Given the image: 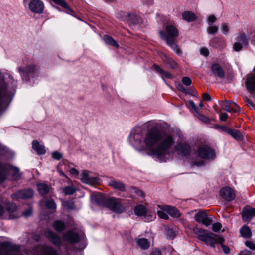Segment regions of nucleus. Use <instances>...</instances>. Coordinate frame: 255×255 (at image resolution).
<instances>
[{
  "label": "nucleus",
  "instance_id": "nucleus-1",
  "mask_svg": "<svg viewBox=\"0 0 255 255\" xmlns=\"http://www.w3.org/2000/svg\"><path fill=\"white\" fill-rule=\"evenodd\" d=\"M130 144L136 150H145L149 148L148 154L161 161H165L170 156V149L174 140L171 133H162L157 128H152L144 135L140 127H136L128 137Z\"/></svg>",
  "mask_w": 255,
  "mask_h": 255
},
{
  "label": "nucleus",
  "instance_id": "nucleus-2",
  "mask_svg": "<svg viewBox=\"0 0 255 255\" xmlns=\"http://www.w3.org/2000/svg\"><path fill=\"white\" fill-rule=\"evenodd\" d=\"M160 37L164 39L167 44L178 55L182 54V51L175 43V39L178 35V31L175 27L168 25L166 27V32L161 31L159 32Z\"/></svg>",
  "mask_w": 255,
  "mask_h": 255
},
{
  "label": "nucleus",
  "instance_id": "nucleus-3",
  "mask_svg": "<svg viewBox=\"0 0 255 255\" xmlns=\"http://www.w3.org/2000/svg\"><path fill=\"white\" fill-rule=\"evenodd\" d=\"M4 154V149L0 146V184L6 179V175L9 171L12 172V176L14 180L20 179L21 176L18 168L2 163V160Z\"/></svg>",
  "mask_w": 255,
  "mask_h": 255
},
{
  "label": "nucleus",
  "instance_id": "nucleus-4",
  "mask_svg": "<svg viewBox=\"0 0 255 255\" xmlns=\"http://www.w3.org/2000/svg\"><path fill=\"white\" fill-rule=\"evenodd\" d=\"M64 239L71 244H75L80 242V244L78 248H77L78 250L84 249L86 245L84 238V235L83 233H78L74 232L72 230L67 231L63 235Z\"/></svg>",
  "mask_w": 255,
  "mask_h": 255
},
{
  "label": "nucleus",
  "instance_id": "nucleus-5",
  "mask_svg": "<svg viewBox=\"0 0 255 255\" xmlns=\"http://www.w3.org/2000/svg\"><path fill=\"white\" fill-rule=\"evenodd\" d=\"M18 70L23 80L29 81L31 77H33L37 72L36 66L33 64L27 65L25 69L18 67Z\"/></svg>",
  "mask_w": 255,
  "mask_h": 255
},
{
  "label": "nucleus",
  "instance_id": "nucleus-6",
  "mask_svg": "<svg viewBox=\"0 0 255 255\" xmlns=\"http://www.w3.org/2000/svg\"><path fill=\"white\" fill-rule=\"evenodd\" d=\"M106 207L118 214H121L125 211L124 206L121 203V199L119 198H108Z\"/></svg>",
  "mask_w": 255,
  "mask_h": 255
},
{
  "label": "nucleus",
  "instance_id": "nucleus-7",
  "mask_svg": "<svg viewBox=\"0 0 255 255\" xmlns=\"http://www.w3.org/2000/svg\"><path fill=\"white\" fill-rule=\"evenodd\" d=\"M199 156L203 159L212 160L216 158V153L214 149L208 145H203L198 149Z\"/></svg>",
  "mask_w": 255,
  "mask_h": 255
},
{
  "label": "nucleus",
  "instance_id": "nucleus-8",
  "mask_svg": "<svg viewBox=\"0 0 255 255\" xmlns=\"http://www.w3.org/2000/svg\"><path fill=\"white\" fill-rule=\"evenodd\" d=\"M219 238H222L214 233H205L198 236L200 240L204 241L213 248L215 247V244L219 243Z\"/></svg>",
  "mask_w": 255,
  "mask_h": 255
},
{
  "label": "nucleus",
  "instance_id": "nucleus-9",
  "mask_svg": "<svg viewBox=\"0 0 255 255\" xmlns=\"http://www.w3.org/2000/svg\"><path fill=\"white\" fill-rule=\"evenodd\" d=\"M245 85L251 97L255 100V76L253 75L248 76L246 79Z\"/></svg>",
  "mask_w": 255,
  "mask_h": 255
},
{
  "label": "nucleus",
  "instance_id": "nucleus-10",
  "mask_svg": "<svg viewBox=\"0 0 255 255\" xmlns=\"http://www.w3.org/2000/svg\"><path fill=\"white\" fill-rule=\"evenodd\" d=\"M34 194V191L31 188L18 191L11 195L13 199H27L31 198Z\"/></svg>",
  "mask_w": 255,
  "mask_h": 255
},
{
  "label": "nucleus",
  "instance_id": "nucleus-11",
  "mask_svg": "<svg viewBox=\"0 0 255 255\" xmlns=\"http://www.w3.org/2000/svg\"><path fill=\"white\" fill-rule=\"evenodd\" d=\"M195 220L199 223H202L206 226H208L212 223V220L207 214L206 211L199 212L195 214Z\"/></svg>",
  "mask_w": 255,
  "mask_h": 255
},
{
  "label": "nucleus",
  "instance_id": "nucleus-12",
  "mask_svg": "<svg viewBox=\"0 0 255 255\" xmlns=\"http://www.w3.org/2000/svg\"><path fill=\"white\" fill-rule=\"evenodd\" d=\"M30 10L36 14L42 13L44 10V3L40 0H31L28 4Z\"/></svg>",
  "mask_w": 255,
  "mask_h": 255
},
{
  "label": "nucleus",
  "instance_id": "nucleus-13",
  "mask_svg": "<svg viewBox=\"0 0 255 255\" xmlns=\"http://www.w3.org/2000/svg\"><path fill=\"white\" fill-rule=\"evenodd\" d=\"M147 208L142 204L137 205L134 209L135 214L138 216H144L145 221H150L152 220L153 217L151 215H147Z\"/></svg>",
  "mask_w": 255,
  "mask_h": 255
},
{
  "label": "nucleus",
  "instance_id": "nucleus-14",
  "mask_svg": "<svg viewBox=\"0 0 255 255\" xmlns=\"http://www.w3.org/2000/svg\"><path fill=\"white\" fill-rule=\"evenodd\" d=\"M89 173L87 170L82 171L80 178L81 181L84 183L90 185L99 183L100 179L97 177L90 176Z\"/></svg>",
  "mask_w": 255,
  "mask_h": 255
},
{
  "label": "nucleus",
  "instance_id": "nucleus-15",
  "mask_svg": "<svg viewBox=\"0 0 255 255\" xmlns=\"http://www.w3.org/2000/svg\"><path fill=\"white\" fill-rule=\"evenodd\" d=\"M220 195L222 198L227 201H231L236 197L234 190L229 187H225L221 189Z\"/></svg>",
  "mask_w": 255,
  "mask_h": 255
},
{
  "label": "nucleus",
  "instance_id": "nucleus-16",
  "mask_svg": "<svg viewBox=\"0 0 255 255\" xmlns=\"http://www.w3.org/2000/svg\"><path fill=\"white\" fill-rule=\"evenodd\" d=\"M45 234L46 237L55 246L58 247L61 246V239L56 234L50 230H48L45 232Z\"/></svg>",
  "mask_w": 255,
  "mask_h": 255
},
{
  "label": "nucleus",
  "instance_id": "nucleus-17",
  "mask_svg": "<svg viewBox=\"0 0 255 255\" xmlns=\"http://www.w3.org/2000/svg\"><path fill=\"white\" fill-rule=\"evenodd\" d=\"M178 152L179 155L182 156H185L190 154L191 148L189 144L187 143H179L175 147Z\"/></svg>",
  "mask_w": 255,
  "mask_h": 255
},
{
  "label": "nucleus",
  "instance_id": "nucleus-18",
  "mask_svg": "<svg viewBox=\"0 0 255 255\" xmlns=\"http://www.w3.org/2000/svg\"><path fill=\"white\" fill-rule=\"evenodd\" d=\"M125 18L123 20H126L133 25H136L141 22V18L134 13H128L124 14Z\"/></svg>",
  "mask_w": 255,
  "mask_h": 255
},
{
  "label": "nucleus",
  "instance_id": "nucleus-19",
  "mask_svg": "<svg viewBox=\"0 0 255 255\" xmlns=\"http://www.w3.org/2000/svg\"><path fill=\"white\" fill-rule=\"evenodd\" d=\"M91 200L98 205L106 206L107 199L105 196L101 193L94 194L91 195Z\"/></svg>",
  "mask_w": 255,
  "mask_h": 255
},
{
  "label": "nucleus",
  "instance_id": "nucleus-20",
  "mask_svg": "<svg viewBox=\"0 0 255 255\" xmlns=\"http://www.w3.org/2000/svg\"><path fill=\"white\" fill-rule=\"evenodd\" d=\"M244 221H249L254 216H255V208L245 207L241 213Z\"/></svg>",
  "mask_w": 255,
  "mask_h": 255
},
{
  "label": "nucleus",
  "instance_id": "nucleus-21",
  "mask_svg": "<svg viewBox=\"0 0 255 255\" xmlns=\"http://www.w3.org/2000/svg\"><path fill=\"white\" fill-rule=\"evenodd\" d=\"M211 69L214 75L220 78L225 77V73L223 69L218 63H214L211 65Z\"/></svg>",
  "mask_w": 255,
  "mask_h": 255
},
{
  "label": "nucleus",
  "instance_id": "nucleus-22",
  "mask_svg": "<svg viewBox=\"0 0 255 255\" xmlns=\"http://www.w3.org/2000/svg\"><path fill=\"white\" fill-rule=\"evenodd\" d=\"M161 58L167 67H170L172 69H175L178 67L177 63L171 58L167 56L164 54H162Z\"/></svg>",
  "mask_w": 255,
  "mask_h": 255
},
{
  "label": "nucleus",
  "instance_id": "nucleus-23",
  "mask_svg": "<svg viewBox=\"0 0 255 255\" xmlns=\"http://www.w3.org/2000/svg\"><path fill=\"white\" fill-rule=\"evenodd\" d=\"M38 248L41 255H59L56 250L51 247L41 246Z\"/></svg>",
  "mask_w": 255,
  "mask_h": 255
},
{
  "label": "nucleus",
  "instance_id": "nucleus-24",
  "mask_svg": "<svg viewBox=\"0 0 255 255\" xmlns=\"http://www.w3.org/2000/svg\"><path fill=\"white\" fill-rule=\"evenodd\" d=\"M153 69L159 74L161 75L162 79L165 81L164 77L172 79L173 76L169 72L165 71L156 64H154L152 66Z\"/></svg>",
  "mask_w": 255,
  "mask_h": 255
},
{
  "label": "nucleus",
  "instance_id": "nucleus-25",
  "mask_svg": "<svg viewBox=\"0 0 255 255\" xmlns=\"http://www.w3.org/2000/svg\"><path fill=\"white\" fill-rule=\"evenodd\" d=\"M162 209L167 212L170 215L175 218H178L181 215L179 210L172 206H164Z\"/></svg>",
  "mask_w": 255,
  "mask_h": 255
},
{
  "label": "nucleus",
  "instance_id": "nucleus-26",
  "mask_svg": "<svg viewBox=\"0 0 255 255\" xmlns=\"http://www.w3.org/2000/svg\"><path fill=\"white\" fill-rule=\"evenodd\" d=\"M3 205H5V208L7 212L9 214V217L10 219H13L15 218V217L12 215V213H13L16 210L17 207L15 204L11 203L10 202H1Z\"/></svg>",
  "mask_w": 255,
  "mask_h": 255
},
{
  "label": "nucleus",
  "instance_id": "nucleus-27",
  "mask_svg": "<svg viewBox=\"0 0 255 255\" xmlns=\"http://www.w3.org/2000/svg\"><path fill=\"white\" fill-rule=\"evenodd\" d=\"M108 185L113 188L118 190L122 192L126 191L125 184L121 181L112 180L109 182Z\"/></svg>",
  "mask_w": 255,
  "mask_h": 255
},
{
  "label": "nucleus",
  "instance_id": "nucleus-28",
  "mask_svg": "<svg viewBox=\"0 0 255 255\" xmlns=\"http://www.w3.org/2000/svg\"><path fill=\"white\" fill-rule=\"evenodd\" d=\"M32 147L39 155H43L46 153L44 146L40 144L37 140H33L32 141Z\"/></svg>",
  "mask_w": 255,
  "mask_h": 255
},
{
  "label": "nucleus",
  "instance_id": "nucleus-29",
  "mask_svg": "<svg viewBox=\"0 0 255 255\" xmlns=\"http://www.w3.org/2000/svg\"><path fill=\"white\" fill-rule=\"evenodd\" d=\"M238 42H241L245 46H248L249 40V37L243 32H240L236 38Z\"/></svg>",
  "mask_w": 255,
  "mask_h": 255
},
{
  "label": "nucleus",
  "instance_id": "nucleus-30",
  "mask_svg": "<svg viewBox=\"0 0 255 255\" xmlns=\"http://www.w3.org/2000/svg\"><path fill=\"white\" fill-rule=\"evenodd\" d=\"M222 107L224 110L231 113L239 112L241 111L240 106L237 103H234V107H231L229 103H226V104L225 105H224Z\"/></svg>",
  "mask_w": 255,
  "mask_h": 255
},
{
  "label": "nucleus",
  "instance_id": "nucleus-31",
  "mask_svg": "<svg viewBox=\"0 0 255 255\" xmlns=\"http://www.w3.org/2000/svg\"><path fill=\"white\" fill-rule=\"evenodd\" d=\"M182 15L183 19L188 22H193L196 19V15L190 11H185L182 13Z\"/></svg>",
  "mask_w": 255,
  "mask_h": 255
},
{
  "label": "nucleus",
  "instance_id": "nucleus-32",
  "mask_svg": "<svg viewBox=\"0 0 255 255\" xmlns=\"http://www.w3.org/2000/svg\"><path fill=\"white\" fill-rule=\"evenodd\" d=\"M37 186L38 192L42 195H46L49 192V187L45 183L38 184Z\"/></svg>",
  "mask_w": 255,
  "mask_h": 255
},
{
  "label": "nucleus",
  "instance_id": "nucleus-33",
  "mask_svg": "<svg viewBox=\"0 0 255 255\" xmlns=\"http://www.w3.org/2000/svg\"><path fill=\"white\" fill-rule=\"evenodd\" d=\"M240 234L244 238H249L252 236V232L248 226H243L240 230Z\"/></svg>",
  "mask_w": 255,
  "mask_h": 255
},
{
  "label": "nucleus",
  "instance_id": "nucleus-34",
  "mask_svg": "<svg viewBox=\"0 0 255 255\" xmlns=\"http://www.w3.org/2000/svg\"><path fill=\"white\" fill-rule=\"evenodd\" d=\"M137 244L141 249L143 250L148 249L150 247V242L147 239L144 238L138 239Z\"/></svg>",
  "mask_w": 255,
  "mask_h": 255
},
{
  "label": "nucleus",
  "instance_id": "nucleus-35",
  "mask_svg": "<svg viewBox=\"0 0 255 255\" xmlns=\"http://www.w3.org/2000/svg\"><path fill=\"white\" fill-rule=\"evenodd\" d=\"M104 39L107 44L115 47H119V45L117 41H116L112 37L109 36V35H105L104 36Z\"/></svg>",
  "mask_w": 255,
  "mask_h": 255
},
{
  "label": "nucleus",
  "instance_id": "nucleus-36",
  "mask_svg": "<svg viewBox=\"0 0 255 255\" xmlns=\"http://www.w3.org/2000/svg\"><path fill=\"white\" fill-rule=\"evenodd\" d=\"M53 225L54 229L58 232H62L65 229V225L64 223L61 221H55L53 223Z\"/></svg>",
  "mask_w": 255,
  "mask_h": 255
},
{
  "label": "nucleus",
  "instance_id": "nucleus-37",
  "mask_svg": "<svg viewBox=\"0 0 255 255\" xmlns=\"http://www.w3.org/2000/svg\"><path fill=\"white\" fill-rule=\"evenodd\" d=\"M229 135L233 137L234 138L237 140H241L243 139V136L241 132L238 130L235 129H231Z\"/></svg>",
  "mask_w": 255,
  "mask_h": 255
},
{
  "label": "nucleus",
  "instance_id": "nucleus-38",
  "mask_svg": "<svg viewBox=\"0 0 255 255\" xmlns=\"http://www.w3.org/2000/svg\"><path fill=\"white\" fill-rule=\"evenodd\" d=\"M45 205L47 209L55 210L56 204L53 199L47 200L45 202Z\"/></svg>",
  "mask_w": 255,
  "mask_h": 255
},
{
  "label": "nucleus",
  "instance_id": "nucleus-39",
  "mask_svg": "<svg viewBox=\"0 0 255 255\" xmlns=\"http://www.w3.org/2000/svg\"><path fill=\"white\" fill-rule=\"evenodd\" d=\"M63 193L66 195H70L73 194L76 190L73 186H68L65 187L62 189Z\"/></svg>",
  "mask_w": 255,
  "mask_h": 255
},
{
  "label": "nucleus",
  "instance_id": "nucleus-40",
  "mask_svg": "<svg viewBox=\"0 0 255 255\" xmlns=\"http://www.w3.org/2000/svg\"><path fill=\"white\" fill-rule=\"evenodd\" d=\"M195 116L197 117L200 120L205 123L208 124L210 122V120L209 118L201 114L199 111L197 112L195 114Z\"/></svg>",
  "mask_w": 255,
  "mask_h": 255
},
{
  "label": "nucleus",
  "instance_id": "nucleus-41",
  "mask_svg": "<svg viewBox=\"0 0 255 255\" xmlns=\"http://www.w3.org/2000/svg\"><path fill=\"white\" fill-rule=\"evenodd\" d=\"M224 241V240L222 237L219 238V243L221 244L223 252L225 254H228L230 252V249L228 246L223 244Z\"/></svg>",
  "mask_w": 255,
  "mask_h": 255
},
{
  "label": "nucleus",
  "instance_id": "nucleus-42",
  "mask_svg": "<svg viewBox=\"0 0 255 255\" xmlns=\"http://www.w3.org/2000/svg\"><path fill=\"white\" fill-rule=\"evenodd\" d=\"M162 208H161L162 210L157 211V215L160 218L167 220L169 219V216L166 212L163 210Z\"/></svg>",
  "mask_w": 255,
  "mask_h": 255
},
{
  "label": "nucleus",
  "instance_id": "nucleus-43",
  "mask_svg": "<svg viewBox=\"0 0 255 255\" xmlns=\"http://www.w3.org/2000/svg\"><path fill=\"white\" fill-rule=\"evenodd\" d=\"M218 31V27L216 26H212L207 28V32L209 34H214Z\"/></svg>",
  "mask_w": 255,
  "mask_h": 255
},
{
  "label": "nucleus",
  "instance_id": "nucleus-44",
  "mask_svg": "<svg viewBox=\"0 0 255 255\" xmlns=\"http://www.w3.org/2000/svg\"><path fill=\"white\" fill-rule=\"evenodd\" d=\"M244 99L247 104V105L250 107L251 109H255V105L249 98L245 96Z\"/></svg>",
  "mask_w": 255,
  "mask_h": 255
},
{
  "label": "nucleus",
  "instance_id": "nucleus-45",
  "mask_svg": "<svg viewBox=\"0 0 255 255\" xmlns=\"http://www.w3.org/2000/svg\"><path fill=\"white\" fill-rule=\"evenodd\" d=\"M62 157V154L58 151H54L52 153V157L55 160H59Z\"/></svg>",
  "mask_w": 255,
  "mask_h": 255
},
{
  "label": "nucleus",
  "instance_id": "nucleus-46",
  "mask_svg": "<svg viewBox=\"0 0 255 255\" xmlns=\"http://www.w3.org/2000/svg\"><path fill=\"white\" fill-rule=\"evenodd\" d=\"M222 224L219 222H216L212 225V230L213 231L217 232L222 228Z\"/></svg>",
  "mask_w": 255,
  "mask_h": 255
},
{
  "label": "nucleus",
  "instance_id": "nucleus-47",
  "mask_svg": "<svg viewBox=\"0 0 255 255\" xmlns=\"http://www.w3.org/2000/svg\"><path fill=\"white\" fill-rule=\"evenodd\" d=\"M217 128H219L222 131L227 133L228 134H229L230 130H231V129L230 128H229V127H227V126H219V125H217Z\"/></svg>",
  "mask_w": 255,
  "mask_h": 255
},
{
  "label": "nucleus",
  "instance_id": "nucleus-48",
  "mask_svg": "<svg viewBox=\"0 0 255 255\" xmlns=\"http://www.w3.org/2000/svg\"><path fill=\"white\" fill-rule=\"evenodd\" d=\"M243 45L241 43L237 41L234 44L233 49L236 51H239L242 49Z\"/></svg>",
  "mask_w": 255,
  "mask_h": 255
},
{
  "label": "nucleus",
  "instance_id": "nucleus-49",
  "mask_svg": "<svg viewBox=\"0 0 255 255\" xmlns=\"http://www.w3.org/2000/svg\"><path fill=\"white\" fill-rule=\"evenodd\" d=\"M245 245L252 250L255 251V243L251 241H247L245 242Z\"/></svg>",
  "mask_w": 255,
  "mask_h": 255
},
{
  "label": "nucleus",
  "instance_id": "nucleus-50",
  "mask_svg": "<svg viewBox=\"0 0 255 255\" xmlns=\"http://www.w3.org/2000/svg\"><path fill=\"white\" fill-rule=\"evenodd\" d=\"M182 83L186 86H190L191 84V79L188 77H184L182 79Z\"/></svg>",
  "mask_w": 255,
  "mask_h": 255
},
{
  "label": "nucleus",
  "instance_id": "nucleus-51",
  "mask_svg": "<svg viewBox=\"0 0 255 255\" xmlns=\"http://www.w3.org/2000/svg\"><path fill=\"white\" fill-rule=\"evenodd\" d=\"M208 23L209 25H212L216 21V17L214 15H210L208 16Z\"/></svg>",
  "mask_w": 255,
  "mask_h": 255
},
{
  "label": "nucleus",
  "instance_id": "nucleus-52",
  "mask_svg": "<svg viewBox=\"0 0 255 255\" xmlns=\"http://www.w3.org/2000/svg\"><path fill=\"white\" fill-rule=\"evenodd\" d=\"M228 27L226 23H222L221 25V31L224 34H227L228 32Z\"/></svg>",
  "mask_w": 255,
  "mask_h": 255
},
{
  "label": "nucleus",
  "instance_id": "nucleus-53",
  "mask_svg": "<svg viewBox=\"0 0 255 255\" xmlns=\"http://www.w3.org/2000/svg\"><path fill=\"white\" fill-rule=\"evenodd\" d=\"M132 189L134 190V193L138 196L142 197H144V194L143 192L141 191L140 189L136 187H132Z\"/></svg>",
  "mask_w": 255,
  "mask_h": 255
},
{
  "label": "nucleus",
  "instance_id": "nucleus-54",
  "mask_svg": "<svg viewBox=\"0 0 255 255\" xmlns=\"http://www.w3.org/2000/svg\"><path fill=\"white\" fill-rule=\"evenodd\" d=\"M65 206L68 209H73L74 207V203L72 201H67L65 203Z\"/></svg>",
  "mask_w": 255,
  "mask_h": 255
},
{
  "label": "nucleus",
  "instance_id": "nucleus-55",
  "mask_svg": "<svg viewBox=\"0 0 255 255\" xmlns=\"http://www.w3.org/2000/svg\"><path fill=\"white\" fill-rule=\"evenodd\" d=\"M200 54L206 57L208 56L209 54V52L207 48L203 47L200 49Z\"/></svg>",
  "mask_w": 255,
  "mask_h": 255
},
{
  "label": "nucleus",
  "instance_id": "nucleus-56",
  "mask_svg": "<svg viewBox=\"0 0 255 255\" xmlns=\"http://www.w3.org/2000/svg\"><path fill=\"white\" fill-rule=\"evenodd\" d=\"M228 114L226 113H221L220 114L219 118L222 121H225L228 118Z\"/></svg>",
  "mask_w": 255,
  "mask_h": 255
},
{
  "label": "nucleus",
  "instance_id": "nucleus-57",
  "mask_svg": "<svg viewBox=\"0 0 255 255\" xmlns=\"http://www.w3.org/2000/svg\"><path fill=\"white\" fill-rule=\"evenodd\" d=\"M188 103H189L190 106L194 110V111L195 112V114H196L197 112H198L197 108L195 104L194 103V102L193 101L190 100V101H189Z\"/></svg>",
  "mask_w": 255,
  "mask_h": 255
},
{
  "label": "nucleus",
  "instance_id": "nucleus-58",
  "mask_svg": "<svg viewBox=\"0 0 255 255\" xmlns=\"http://www.w3.org/2000/svg\"><path fill=\"white\" fill-rule=\"evenodd\" d=\"M202 97L203 100L205 101H211L212 100L211 96L207 93H203Z\"/></svg>",
  "mask_w": 255,
  "mask_h": 255
},
{
  "label": "nucleus",
  "instance_id": "nucleus-59",
  "mask_svg": "<svg viewBox=\"0 0 255 255\" xmlns=\"http://www.w3.org/2000/svg\"><path fill=\"white\" fill-rule=\"evenodd\" d=\"M238 255H253L251 252L248 250H245L241 251Z\"/></svg>",
  "mask_w": 255,
  "mask_h": 255
},
{
  "label": "nucleus",
  "instance_id": "nucleus-60",
  "mask_svg": "<svg viewBox=\"0 0 255 255\" xmlns=\"http://www.w3.org/2000/svg\"><path fill=\"white\" fill-rule=\"evenodd\" d=\"M177 88L183 93H188V92L186 91V88L181 83L178 84Z\"/></svg>",
  "mask_w": 255,
  "mask_h": 255
},
{
  "label": "nucleus",
  "instance_id": "nucleus-61",
  "mask_svg": "<svg viewBox=\"0 0 255 255\" xmlns=\"http://www.w3.org/2000/svg\"><path fill=\"white\" fill-rule=\"evenodd\" d=\"M167 234L170 239L173 238L175 237V233L171 229L167 230Z\"/></svg>",
  "mask_w": 255,
  "mask_h": 255
},
{
  "label": "nucleus",
  "instance_id": "nucleus-62",
  "mask_svg": "<svg viewBox=\"0 0 255 255\" xmlns=\"http://www.w3.org/2000/svg\"><path fill=\"white\" fill-rule=\"evenodd\" d=\"M23 215L25 217H29L32 214V210L28 209L23 212Z\"/></svg>",
  "mask_w": 255,
  "mask_h": 255
},
{
  "label": "nucleus",
  "instance_id": "nucleus-63",
  "mask_svg": "<svg viewBox=\"0 0 255 255\" xmlns=\"http://www.w3.org/2000/svg\"><path fill=\"white\" fill-rule=\"evenodd\" d=\"M150 255H162V253L160 250L155 249L150 253Z\"/></svg>",
  "mask_w": 255,
  "mask_h": 255
},
{
  "label": "nucleus",
  "instance_id": "nucleus-64",
  "mask_svg": "<svg viewBox=\"0 0 255 255\" xmlns=\"http://www.w3.org/2000/svg\"><path fill=\"white\" fill-rule=\"evenodd\" d=\"M70 173L72 174V175H78V174H79V172L75 168H71L70 170Z\"/></svg>",
  "mask_w": 255,
  "mask_h": 255
}]
</instances>
